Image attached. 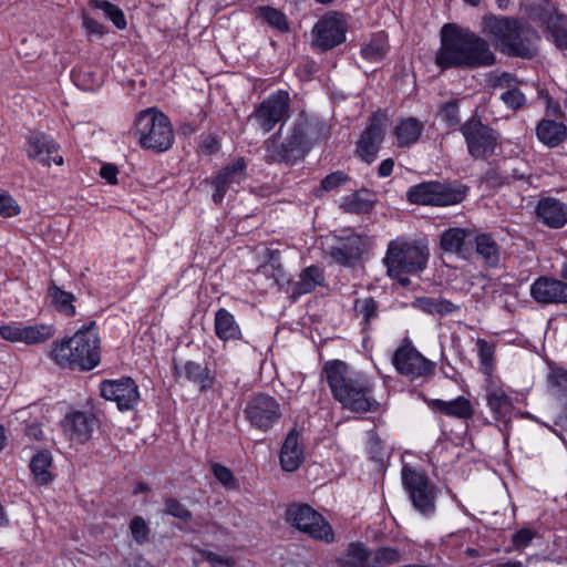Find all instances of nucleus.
<instances>
[{"instance_id":"obj_3","label":"nucleus","mask_w":567,"mask_h":567,"mask_svg":"<svg viewBox=\"0 0 567 567\" xmlns=\"http://www.w3.org/2000/svg\"><path fill=\"white\" fill-rule=\"evenodd\" d=\"M94 326L95 322H91L72 337L54 341L50 358L62 368H95L100 363V337Z\"/></svg>"},{"instance_id":"obj_26","label":"nucleus","mask_w":567,"mask_h":567,"mask_svg":"<svg viewBox=\"0 0 567 567\" xmlns=\"http://www.w3.org/2000/svg\"><path fill=\"white\" fill-rule=\"evenodd\" d=\"M486 402L496 420L505 421L509 417L513 410L511 398L502 385H497L493 380L486 386Z\"/></svg>"},{"instance_id":"obj_35","label":"nucleus","mask_w":567,"mask_h":567,"mask_svg":"<svg viewBox=\"0 0 567 567\" xmlns=\"http://www.w3.org/2000/svg\"><path fill=\"white\" fill-rule=\"evenodd\" d=\"M52 463L51 454L47 451L38 452L31 461L30 467L38 484L45 485L51 482L52 476L50 467Z\"/></svg>"},{"instance_id":"obj_51","label":"nucleus","mask_w":567,"mask_h":567,"mask_svg":"<svg viewBox=\"0 0 567 567\" xmlns=\"http://www.w3.org/2000/svg\"><path fill=\"white\" fill-rule=\"evenodd\" d=\"M165 513L185 522L192 518L190 512L175 498L165 501Z\"/></svg>"},{"instance_id":"obj_60","label":"nucleus","mask_w":567,"mask_h":567,"mask_svg":"<svg viewBox=\"0 0 567 567\" xmlns=\"http://www.w3.org/2000/svg\"><path fill=\"white\" fill-rule=\"evenodd\" d=\"M535 534L529 528H522L513 535V544L516 548H524L530 544Z\"/></svg>"},{"instance_id":"obj_19","label":"nucleus","mask_w":567,"mask_h":567,"mask_svg":"<svg viewBox=\"0 0 567 567\" xmlns=\"http://www.w3.org/2000/svg\"><path fill=\"white\" fill-rule=\"evenodd\" d=\"M58 151L59 145L44 134L30 133L27 137L25 152L28 157L45 166H50L51 163L59 166L63 165V157L58 154Z\"/></svg>"},{"instance_id":"obj_5","label":"nucleus","mask_w":567,"mask_h":567,"mask_svg":"<svg viewBox=\"0 0 567 567\" xmlns=\"http://www.w3.org/2000/svg\"><path fill=\"white\" fill-rule=\"evenodd\" d=\"M429 256V248L424 241L399 237L389 243L383 262L388 276L405 287L410 280L403 275L422 271L426 267Z\"/></svg>"},{"instance_id":"obj_53","label":"nucleus","mask_w":567,"mask_h":567,"mask_svg":"<svg viewBox=\"0 0 567 567\" xmlns=\"http://www.w3.org/2000/svg\"><path fill=\"white\" fill-rule=\"evenodd\" d=\"M501 100L512 110L520 109L526 103V97L518 89L513 87L501 95Z\"/></svg>"},{"instance_id":"obj_58","label":"nucleus","mask_w":567,"mask_h":567,"mask_svg":"<svg viewBox=\"0 0 567 567\" xmlns=\"http://www.w3.org/2000/svg\"><path fill=\"white\" fill-rule=\"evenodd\" d=\"M82 25L85 29L87 35H95L101 38L106 33V28L87 14H83Z\"/></svg>"},{"instance_id":"obj_54","label":"nucleus","mask_w":567,"mask_h":567,"mask_svg":"<svg viewBox=\"0 0 567 567\" xmlns=\"http://www.w3.org/2000/svg\"><path fill=\"white\" fill-rule=\"evenodd\" d=\"M20 214V206L8 194L0 193V215L9 218Z\"/></svg>"},{"instance_id":"obj_10","label":"nucleus","mask_w":567,"mask_h":567,"mask_svg":"<svg viewBox=\"0 0 567 567\" xmlns=\"http://www.w3.org/2000/svg\"><path fill=\"white\" fill-rule=\"evenodd\" d=\"M461 132L470 155L475 159H486L495 153L497 134L493 128L484 125L480 118L472 117L466 121Z\"/></svg>"},{"instance_id":"obj_47","label":"nucleus","mask_w":567,"mask_h":567,"mask_svg":"<svg viewBox=\"0 0 567 567\" xmlns=\"http://www.w3.org/2000/svg\"><path fill=\"white\" fill-rule=\"evenodd\" d=\"M210 470L215 476V478L226 488L235 489L237 487V481L230 471V468L218 464L213 463L210 465Z\"/></svg>"},{"instance_id":"obj_45","label":"nucleus","mask_w":567,"mask_h":567,"mask_svg":"<svg viewBox=\"0 0 567 567\" xmlns=\"http://www.w3.org/2000/svg\"><path fill=\"white\" fill-rule=\"evenodd\" d=\"M258 275H261L266 278L272 279L275 284L282 285L288 281L284 269L278 260L270 259L269 261L262 264L258 270Z\"/></svg>"},{"instance_id":"obj_49","label":"nucleus","mask_w":567,"mask_h":567,"mask_svg":"<svg viewBox=\"0 0 567 567\" xmlns=\"http://www.w3.org/2000/svg\"><path fill=\"white\" fill-rule=\"evenodd\" d=\"M266 152L268 157L275 162H290V155L284 151L282 143L279 144L276 137H272L266 142Z\"/></svg>"},{"instance_id":"obj_46","label":"nucleus","mask_w":567,"mask_h":567,"mask_svg":"<svg viewBox=\"0 0 567 567\" xmlns=\"http://www.w3.org/2000/svg\"><path fill=\"white\" fill-rule=\"evenodd\" d=\"M354 312L358 317H361L365 323H369L371 319L377 317L378 305L377 301L371 298L357 299L354 301Z\"/></svg>"},{"instance_id":"obj_20","label":"nucleus","mask_w":567,"mask_h":567,"mask_svg":"<svg viewBox=\"0 0 567 567\" xmlns=\"http://www.w3.org/2000/svg\"><path fill=\"white\" fill-rule=\"evenodd\" d=\"M530 296L542 305L567 303V284L554 277L542 276L532 284Z\"/></svg>"},{"instance_id":"obj_22","label":"nucleus","mask_w":567,"mask_h":567,"mask_svg":"<svg viewBox=\"0 0 567 567\" xmlns=\"http://www.w3.org/2000/svg\"><path fill=\"white\" fill-rule=\"evenodd\" d=\"M246 176V162L243 157L225 167L213 181V200L220 203L233 184H239Z\"/></svg>"},{"instance_id":"obj_50","label":"nucleus","mask_w":567,"mask_h":567,"mask_svg":"<svg viewBox=\"0 0 567 567\" xmlns=\"http://www.w3.org/2000/svg\"><path fill=\"white\" fill-rule=\"evenodd\" d=\"M458 102L456 100L446 102L441 106L440 115L447 125H456L460 122Z\"/></svg>"},{"instance_id":"obj_8","label":"nucleus","mask_w":567,"mask_h":567,"mask_svg":"<svg viewBox=\"0 0 567 567\" xmlns=\"http://www.w3.org/2000/svg\"><path fill=\"white\" fill-rule=\"evenodd\" d=\"M285 519L292 527L324 543L334 540V533L326 518L307 504H292L285 514Z\"/></svg>"},{"instance_id":"obj_2","label":"nucleus","mask_w":567,"mask_h":567,"mask_svg":"<svg viewBox=\"0 0 567 567\" xmlns=\"http://www.w3.org/2000/svg\"><path fill=\"white\" fill-rule=\"evenodd\" d=\"M441 69L484 68L495 63L489 44L474 32L445 24L441 31V47L435 55Z\"/></svg>"},{"instance_id":"obj_61","label":"nucleus","mask_w":567,"mask_h":567,"mask_svg":"<svg viewBox=\"0 0 567 567\" xmlns=\"http://www.w3.org/2000/svg\"><path fill=\"white\" fill-rule=\"evenodd\" d=\"M436 312L435 315H439L441 317L449 316L453 312H456L460 310V307L454 305L447 299L437 298V306H436Z\"/></svg>"},{"instance_id":"obj_31","label":"nucleus","mask_w":567,"mask_h":567,"mask_svg":"<svg viewBox=\"0 0 567 567\" xmlns=\"http://www.w3.org/2000/svg\"><path fill=\"white\" fill-rule=\"evenodd\" d=\"M371 551L361 543H351L337 559L340 567H371Z\"/></svg>"},{"instance_id":"obj_1","label":"nucleus","mask_w":567,"mask_h":567,"mask_svg":"<svg viewBox=\"0 0 567 567\" xmlns=\"http://www.w3.org/2000/svg\"><path fill=\"white\" fill-rule=\"evenodd\" d=\"M323 373L332 396L343 409L353 413L375 412L380 402L374 399L373 380L341 360H330Z\"/></svg>"},{"instance_id":"obj_41","label":"nucleus","mask_w":567,"mask_h":567,"mask_svg":"<svg viewBox=\"0 0 567 567\" xmlns=\"http://www.w3.org/2000/svg\"><path fill=\"white\" fill-rule=\"evenodd\" d=\"M183 373L186 379L197 383L202 390L209 388L213 383L209 370L198 363L186 362L183 367Z\"/></svg>"},{"instance_id":"obj_4","label":"nucleus","mask_w":567,"mask_h":567,"mask_svg":"<svg viewBox=\"0 0 567 567\" xmlns=\"http://www.w3.org/2000/svg\"><path fill=\"white\" fill-rule=\"evenodd\" d=\"M483 32L506 54L522 58H532L536 54V44L539 41L537 32L522 27L514 19L486 17L483 20Z\"/></svg>"},{"instance_id":"obj_43","label":"nucleus","mask_w":567,"mask_h":567,"mask_svg":"<svg viewBox=\"0 0 567 567\" xmlns=\"http://www.w3.org/2000/svg\"><path fill=\"white\" fill-rule=\"evenodd\" d=\"M371 567H388L401 560V554L392 547H380L371 551Z\"/></svg>"},{"instance_id":"obj_48","label":"nucleus","mask_w":567,"mask_h":567,"mask_svg":"<svg viewBox=\"0 0 567 567\" xmlns=\"http://www.w3.org/2000/svg\"><path fill=\"white\" fill-rule=\"evenodd\" d=\"M287 142L299 157L303 156L306 145V132L300 124H296L291 131V134L287 137Z\"/></svg>"},{"instance_id":"obj_62","label":"nucleus","mask_w":567,"mask_h":567,"mask_svg":"<svg viewBox=\"0 0 567 567\" xmlns=\"http://www.w3.org/2000/svg\"><path fill=\"white\" fill-rule=\"evenodd\" d=\"M117 167L112 164L103 165L100 171L101 177L112 185L117 183Z\"/></svg>"},{"instance_id":"obj_28","label":"nucleus","mask_w":567,"mask_h":567,"mask_svg":"<svg viewBox=\"0 0 567 567\" xmlns=\"http://www.w3.org/2000/svg\"><path fill=\"white\" fill-rule=\"evenodd\" d=\"M215 333L224 342L237 341L243 338L239 324L233 313L220 308L215 313L214 319Z\"/></svg>"},{"instance_id":"obj_42","label":"nucleus","mask_w":567,"mask_h":567,"mask_svg":"<svg viewBox=\"0 0 567 567\" xmlns=\"http://www.w3.org/2000/svg\"><path fill=\"white\" fill-rule=\"evenodd\" d=\"M466 238V231L462 228H450L441 235V248L444 251L457 252Z\"/></svg>"},{"instance_id":"obj_21","label":"nucleus","mask_w":567,"mask_h":567,"mask_svg":"<svg viewBox=\"0 0 567 567\" xmlns=\"http://www.w3.org/2000/svg\"><path fill=\"white\" fill-rule=\"evenodd\" d=\"M96 425V419L92 413L75 411L65 415L62 427L71 442H86Z\"/></svg>"},{"instance_id":"obj_29","label":"nucleus","mask_w":567,"mask_h":567,"mask_svg":"<svg viewBox=\"0 0 567 567\" xmlns=\"http://www.w3.org/2000/svg\"><path fill=\"white\" fill-rule=\"evenodd\" d=\"M429 406L443 413L446 416H453L457 419H471L474 414V410L470 400L464 396H458L451 401L433 399L429 401Z\"/></svg>"},{"instance_id":"obj_27","label":"nucleus","mask_w":567,"mask_h":567,"mask_svg":"<svg viewBox=\"0 0 567 567\" xmlns=\"http://www.w3.org/2000/svg\"><path fill=\"white\" fill-rule=\"evenodd\" d=\"M536 213L538 218L550 228H560L567 223V207L553 198L539 200Z\"/></svg>"},{"instance_id":"obj_6","label":"nucleus","mask_w":567,"mask_h":567,"mask_svg":"<svg viewBox=\"0 0 567 567\" xmlns=\"http://www.w3.org/2000/svg\"><path fill=\"white\" fill-rule=\"evenodd\" d=\"M135 127L138 142L144 148L161 153L173 145L174 131L171 121L163 112L154 107L138 113Z\"/></svg>"},{"instance_id":"obj_9","label":"nucleus","mask_w":567,"mask_h":567,"mask_svg":"<svg viewBox=\"0 0 567 567\" xmlns=\"http://www.w3.org/2000/svg\"><path fill=\"white\" fill-rule=\"evenodd\" d=\"M402 482L415 509L424 516L433 515L437 491L426 475L405 465L402 468Z\"/></svg>"},{"instance_id":"obj_12","label":"nucleus","mask_w":567,"mask_h":567,"mask_svg":"<svg viewBox=\"0 0 567 567\" xmlns=\"http://www.w3.org/2000/svg\"><path fill=\"white\" fill-rule=\"evenodd\" d=\"M290 97L287 91L279 90L265 99L251 117L264 133L270 132L276 124L286 122L290 114Z\"/></svg>"},{"instance_id":"obj_34","label":"nucleus","mask_w":567,"mask_h":567,"mask_svg":"<svg viewBox=\"0 0 567 567\" xmlns=\"http://www.w3.org/2000/svg\"><path fill=\"white\" fill-rule=\"evenodd\" d=\"M475 247L478 256L483 258L489 267H496L499 262V247L497 243L486 234H480L475 237Z\"/></svg>"},{"instance_id":"obj_59","label":"nucleus","mask_w":567,"mask_h":567,"mask_svg":"<svg viewBox=\"0 0 567 567\" xmlns=\"http://www.w3.org/2000/svg\"><path fill=\"white\" fill-rule=\"evenodd\" d=\"M413 306L427 315H435L437 298L421 297L415 299Z\"/></svg>"},{"instance_id":"obj_55","label":"nucleus","mask_w":567,"mask_h":567,"mask_svg":"<svg viewBox=\"0 0 567 567\" xmlns=\"http://www.w3.org/2000/svg\"><path fill=\"white\" fill-rule=\"evenodd\" d=\"M202 557L209 563L212 567H234L235 560L229 556H221L210 550H202Z\"/></svg>"},{"instance_id":"obj_18","label":"nucleus","mask_w":567,"mask_h":567,"mask_svg":"<svg viewBox=\"0 0 567 567\" xmlns=\"http://www.w3.org/2000/svg\"><path fill=\"white\" fill-rule=\"evenodd\" d=\"M344 23L338 14L326 16L313 27V45L320 50L332 49L344 41Z\"/></svg>"},{"instance_id":"obj_40","label":"nucleus","mask_w":567,"mask_h":567,"mask_svg":"<svg viewBox=\"0 0 567 567\" xmlns=\"http://www.w3.org/2000/svg\"><path fill=\"white\" fill-rule=\"evenodd\" d=\"M257 14L262 19L269 27L277 29L280 32L289 31V23L287 17L280 10L265 6L257 9Z\"/></svg>"},{"instance_id":"obj_16","label":"nucleus","mask_w":567,"mask_h":567,"mask_svg":"<svg viewBox=\"0 0 567 567\" xmlns=\"http://www.w3.org/2000/svg\"><path fill=\"white\" fill-rule=\"evenodd\" d=\"M282 411L279 402L266 394L255 396L246 408V415L252 426L268 431L281 417Z\"/></svg>"},{"instance_id":"obj_39","label":"nucleus","mask_w":567,"mask_h":567,"mask_svg":"<svg viewBox=\"0 0 567 567\" xmlns=\"http://www.w3.org/2000/svg\"><path fill=\"white\" fill-rule=\"evenodd\" d=\"M388 51L386 37L383 33H378L361 49V54L369 61L379 62L386 55Z\"/></svg>"},{"instance_id":"obj_64","label":"nucleus","mask_w":567,"mask_h":567,"mask_svg":"<svg viewBox=\"0 0 567 567\" xmlns=\"http://www.w3.org/2000/svg\"><path fill=\"white\" fill-rule=\"evenodd\" d=\"M394 167V162L392 158H386L381 162L378 168V173L380 177H388L392 174Z\"/></svg>"},{"instance_id":"obj_23","label":"nucleus","mask_w":567,"mask_h":567,"mask_svg":"<svg viewBox=\"0 0 567 567\" xmlns=\"http://www.w3.org/2000/svg\"><path fill=\"white\" fill-rule=\"evenodd\" d=\"M300 437V432L292 429L284 441L279 460L282 470L286 472L297 471L305 461V450Z\"/></svg>"},{"instance_id":"obj_37","label":"nucleus","mask_w":567,"mask_h":567,"mask_svg":"<svg viewBox=\"0 0 567 567\" xmlns=\"http://www.w3.org/2000/svg\"><path fill=\"white\" fill-rule=\"evenodd\" d=\"M359 240L352 239L348 243L342 244L339 247H334L330 251L331 258L343 266H352L360 256Z\"/></svg>"},{"instance_id":"obj_13","label":"nucleus","mask_w":567,"mask_h":567,"mask_svg":"<svg viewBox=\"0 0 567 567\" xmlns=\"http://www.w3.org/2000/svg\"><path fill=\"white\" fill-rule=\"evenodd\" d=\"M392 362L398 372L412 379L431 375L435 369V363L424 358L410 341L396 349Z\"/></svg>"},{"instance_id":"obj_17","label":"nucleus","mask_w":567,"mask_h":567,"mask_svg":"<svg viewBox=\"0 0 567 567\" xmlns=\"http://www.w3.org/2000/svg\"><path fill=\"white\" fill-rule=\"evenodd\" d=\"M101 395L114 401L120 411L133 410L140 401L136 383L131 378L120 380H105L100 384Z\"/></svg>"},{"instance_id":"obj_11","label":"nucleus","mask_w":567,"mask_h":567,"mask_svg":"<svg viewBox=\"0 0 567 567\" xmlns=\"http://www.w3.org/2000/svg\"><path fill=\"white\" fill-rule=\"evenodd\" d=\"M55 334V327L50 323L25 324L11 321L0 326V337L11 343L39 346L51 340Z\"/></svg>"},{"instance_id":"obj_15","label":"nucleus","mask_w":567,"mask_h":567,"mask_svg":"<svg viewBox=\"0 0 567 567\" xmlns=\"http://www.w3.org/2000/svg\"><path fill=\"white\" fill-rule=\"evenodd\" d=\"M386 120L383 112H377L370 117L367 128L357 142V154L362 161L372 163L377 158L384 137Z\"/></svg>"},{"instance_id":"obj_24","label":"nucleus","mask_w":567,"mask_h":567,"mask_svg":"<svg viewBox=\"0 0 567 567\" xmlns=\"http://www.w3.org/2000/svg\"><path fill=\"white\" fill-rule=\"evenodd\" d=\"M546 382L551 393L563 399V405L556 414L555 423L567 429V369L549 367Z\"/></svg>"},{"instance_id":"obj_36","label":"nucleus","mask_w":567,"mask_h":567,"mask_svg":"<svg viewBox=\"0 0 567 567\" xmlns=\"http://www.w3.org/2000/svg\"><path fill=\"white\" fill-rule=\"evenodd\" d=\"M476 350L481 371L488 380H492L495 361V344L480 338L476 340Z\"/></svg>"},{"instance_id":"obj_7","label":"nucleus","mask_w":567,"mask_h":567,"mask_svg":"<svg viewBox=\"0 0 567 567\" xmlns=\"http://www.w3.org/2000/svg\"><path fill=\"white\" fill-rule=\"evenodd\" d=\"M467 187L440 182H425L409 188L406 196L416 205L451 206L461 203L466 196Z\"/></svg>"},{"instance_id":"obj_56","label":"nucleus","mask_w":567,"mask_h":567,"mask_svg":"<svg viewBox=\"0 0 567 567\" xmlns=\"http://www.w3.org/2000/svg\"><path fill=\"white\" fill-rule=\"evenodd\" d=\"M488 83L493 87H507L513 89L512 86L516 83V79L513 74L503 72L501 74L493 73L488 78Z\"/></svg>"},{"instance_id":"obj_57","label":"nucleus","mask_w":567,"mask_h":567,"mask_svg":"<svg viewBox=\"0 0 567 567\" xmlns=\"http://www.w3.org/2000/svg\"><path fill=\"white\" fill-rule=\"evenodd\" d=\"M347 181L348 176L344 173L338 171L326 176L321 182V187L322 189L330 192L338 188L341 184L346 183Z\"/></svg>"},{"instance_id":"obj_14","label":"nucleus","mask_w":567,"mask_h":567,"mask_svg":"<svg viewBox=\"0 0 567 567\" xmlns=\"http://www.w3.org/2000/svg\"><path fill=\"white\" fill-rule=\"evenodd\" d=\"M530 18L547 25L549 35L558 48H567V17L558 13L554 3L542 0L530 7Z\"/></svg>"},{"instance_id":"obj_63","label":"nucleus","mask_w":567,"mask_h":567,"mask_svg":"<svg viewBox=\"0 0 567 567\" xmlns=\"http://www.w3.org/2000/svg\"><path fill=\"white\" fill-rule=\"evenodd\" d=\"M539 96H542L546 102V110L548 113H551L553 115H559L561 114V107L558 102L554 101L548 93L544 91H539Z\"/></svg>"},{"instance_id":"obj_25","label":"nucleus","mask_w":567,"mask_h":567,"mask_svg":"<svg viewBox=\"0 0 567 567\" xmlns=\"http://www.w3.org/2000/svg\"><path fill=\"white\" fill-rule=\"evenodd\" d=\"M535 135L540 144L555 148L567 140V126L563 122L544 117L536 124Z\"/></svg>"},{"instance_id":"obj_38","label":"nucleus","mask_w":567,"mask_h":567,"mask_svg":"<svg viewBox=\"0 0 567 567\" xmlns=\"http://www.w3.org/2000/svg\"><path fill=\"white\" fill-rule=\"evenodd\" d=\"M90 7L100 10L106 19L113 22L117 29L126 28V19L124 12L117 6L106 0H90Z\"/></svg>"},{"instance_id":"obj_32","label":"nucleus","mask_w":567,"mask_h":567,"mask_svg":"<svg viewBox=\"0 0 567 567\" xmlns=\"http://www.w3.org/2000/svg\"><path fill=\"white\" fill-rule=\"evenodd\" d=\"M324 276L322 269L317 266H310L301 271L299 279L293 286V293L305 295L313 291L318 286H322Z\"/></svg>"},{"instance_id":"obj_30","label":"nucleus","mask_w":567,"mask_h":567,"mask_svg":"<svg viewBox=\"0 0 567 567\" xmlns=\"http://www.w3.org/2000/svg\"><path fill=\"white\" fill-rule=\"evenodd\" d=\"M424 130V124L414 117L401 120L394 127L395 144L398 147H409L415 144Z\"/></svg>"},{"instance_id":"obj_52","label":"nucleus","mask_w":567,"mask_h":567,"mask_svg":"<svg viewBox=\"0 0 567 567\" xmlns=\"http://www.w3.org/2000/svg\"><path fill=\"white\" fill-rule=\"evenodd\" d=\"M130 529H131L133 538L140 544L144 543L148 538V534H150L148 526H147L146 522L144 520V518L141 516H135L131 520Z\"/></svg>"},{"instance_id":"obj_33","label":"nucleus","mask_w":567,"mask_h":567,"mask_svg":"<svg viewBox=\"0 0 567 567\" xmlns=\"http://www.w3.org/2000/svg\"><path fill=\"white\" fill-rule=\"evenodd\" d=\"M48 296L61 315L65 317H73L76 315L74 306L75 296L73 293L64 291L55 284H52L48 289Z\"/></svg>"},{"instance_id":"obj_44","label":"nucleus","mask_w":567,"mask_h":567,"mask_svg":"<svg viewBox=\"0 0 567 567\" xmlns=\"http://www.w3.org/2000/svg\"><path fill=\"white\" fill-rule=\"evenodd\" d=\"M372 200L365 198L361 192L342 198L341 207L348 213L362 214L372 209Z\"/></svg>"}]
</instances>
